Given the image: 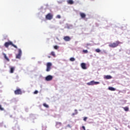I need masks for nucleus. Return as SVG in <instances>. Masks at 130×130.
<instances>
[{
  "label": "nucleus",
  "mask_w": 130,
  "mask_h": 130,
  "mask_svg": "<svg viewBox=\"0 0 130 130\" xmlns=\"http://www.w3.org/2000/svg\"><path fill=\"white\" fill-rule=\"evenodd\" d=\"M122 43L119 42V41H116L115 42L113 43H110L109 44V47H111V48H115L119 45V44H121Z\"/></svg>",
  "instance_id": "1"
},
{
  "label": "nucleus",
  "mask_w": 130,
  "mask_h": 130,
  "mask_svg": "<svg viewBox=\"0 0 130 130\" xmlns=\"http://www.w3.org/2000/svg\"><path fill=\"white\" fill-rule=\"evenodd\" d=\"M10 45H12V46H13L15 48H18V47L17 46L15 45L14 44H13V42L11 41H9L8 42H6L4 44V46L8 48Z\"/></svg>",
  "instance_id": "2"
},
{
  "label": "nucleus",
  "mask_w": 130,
  "mask_h": 130,
  "mask_svg": "<svg viewBox=\"0 0 130 130\" xmlns=\"http://www.w3.org/2000/svg\"><path fill=\"white\" fill-rule=\"evenodd\" d=\"M98 84H100L99 82H95L94 81H91L89 82H88L87 83V85L88 86H94V85H98Z\"/></svg>",
  "instance_id": "3"
},
{
  "label": "nucleus",
  "mask_w": 130,
  "mask_h": 130,
  "mask_svg": "<svg viewBox=\"0 0 130 130\" xmlns=\"http://www.w3.org/2000/svg\"><path fill=\"white\" fill-rule=\"evenodd\" d=\"M22 90L20 88L17 89L14 91L15 95H22Z\"/></svg>",
  "instance_id": "4"
},
{
  "label": "nucleus",
  "mask_w": 130,
  "mask_h": 130,
  "mask_svg": "<svg viewBox=\"0 0 130 130\" xmlns=\"http://www.w3.org/2000/svg\"><path fill=\"white\" fill-rule=\"evenodd\" d=\"M53 18V15L51 13H48L46 16V19L47 20H52Z\"/></svg>",
  "instance_id": "5"
},
{
  "label": "nucleus",
  "mask_w": 130,
  "mask_h": 130,
  "mask_svg": "<svg viewBox=\"0 0 130 130\" xmlns=\"http://www.w3.org/2000/svg\"><path fill=\"white\" fill-rule=\"evenodd\" d=\"M52 66V64L50 62H48L47 63V69L46 71L49 72L50 70H51V66Z\"/></svg>",
  "instance_id": "6"
},
{
  "label": "nucleus",
  "mask_w": 130,
  "mask_h": 130,
  "mask_svg": "<svg viewBox=\"0 0 130 130\" xmlns=\"http://www.w3.org/2000/svg\"><path fill=\"white\" fill-rule=\"evenodd\" d=\"M22 55V50L21 49H18V54L16 55V58H21Z\"/></svg>",
  "instance_id": "7"
},
{
  "label": "nucleus",
  "mask_w": 130,
  "mask_h": 130,
  "mask_svg": "<svg viewBox=\"0 0 130 130\" xmlns=\"http://www.w3.org/2000/svg\"><path fill=\"white\" fill-rule=\"evenodd\" d=\"M53 77H52V76L51 75H49V76H47V77H46L45 78V80L46 81H51V80H52Z\"/></svg>",
  "instance_id": "8"
},
{
  "label": "nucleus",
  "mask_w": 130,
  "mask_h": 130,
  "mask_svg": "<svg viewBox=\"0 0 130 130\" xmlns=\"http://www.w3.org/2000/svg\"><path fill=\"white\" fill-rule=\"evenodd\" d=\"M61 122H56V125L55 126L57 128H59V127H60V126H61Z\"/></svg>",
  "instance_id": "9"
},
{
  "label": "nucleus",
  "mask_w": 130,
  "mask_h": 130,
  "mask_svg": "<svg viewBox=\"0 0 130 130\" xmlns=\"http://www.w3.org/2000/svg\"><path fill=\"white\" fill-rule=\"evenodd\" d=\"M64 41H71V37L69 36H66L63 38Z\"/></svg>",
  "instance_id": "10"
},
{
  "label": "nucleus",
  "mask_w": 130,
  "mask_h": 130,
  "mask_svg": "<svg viewBox=\"0 0 130 130\" xmlns=\"http://www.w3.org/2000/svg\"><path fill=\"white\" fill-rule=\"evenodd\" d=\"M104 79H106V80H110V79H112V77L110 75H106L105 76Z\"/></svg>",
  "instance_id": "11"
},
{
  "label": "nucleus",
  "mask_w": 130,
  "mask_h": 130,
  "mask_svg": "<svg viewBox=\"0 0 130 130\" xmlns=\"http://www.w3.org/2000/svg\"><path fill=\"white\" fill-rule=\"evenodd\" d=\"M81 66L82 69H83V70H86V69H87V67H86V63H82L81 64Z\"/></svg>",
  "instance_id": "12"
},
{
  "label": "nucleus",
  "mask_w": 130,
  "mask_h": 130,
  "mask_svg": "<svg viewBox=\"0 0 130 130\" xmlns=\"http://www.w3.org/2000/svg\"><path fill=\"white\" fill-rule=\"evenodd\" d=\"M80 15L82 19H85V18H86V14H85L84 13H80Z\"/></svg>",
  "instance_id": "13"
},
{
  "label": "nucleus",
  "mask_w": 130,
  "mask_h": 130,
  "mask_svg": "<svg viewBox=\"0 0 130 130\" xmlns=\"http://www.w3.org/2000/svg\"><path fill=\"white\" fill-rule=\"evenodd\" d=\"M3 55H4L5 59H6V60H7V61H10V59H9L8 58V57H7V55L5 53H3Z\"/></svg>",
  "instance_id": "14"
},
{
  "label": "nucleus",
  "mask_w": 130,
  "mask_h": 130,
  "mask_svg": "<svg viewBox=\"0 0 130 130\" xmlns=\"http://www.w3.org/2000/svg\"><path fill=\"white\" fill-rule=\"evenodd\" d=\"M68 4H69V5H73L74 4V1H73V0H68L67 1Z\"/></svg>",
  "instance_id": "15"
},
{
  "label": "nucleus",
  "mask_w": 130,
  "mask_h": 130,
  "mask_svg": "<svg viewBox=\"0 0 130 130\" xmlns=\"http://www.w3.org/2000/svg\"><path fill=\"white\" fill-rule=\"evenodd\" d=\"M14 71H15V67L10 68V73L13 74L14 73Z\"/></svg>",
  "instance_id": "16"
},
{
  "label": "nucleus",
  "mask_w": 130,
  "mask_h": 130,
  "mask_svg": "<svg viewBox=\"0 0 130 130\" xmlns=\"http://www.w3.org/2000/svg\"><path fill=\"white\" fill-rule=\"evenodd\" d=\"M109 90H110V91H115L116 89L114 87H109Z\"/></svg>",
  "instance_id": "17"
},
{
  "label": "nucleus",
  "mask_w": 130,
  "mask_h": 130,
  "mask_svg": "<svg viewBox=\"0 0 130 130\" xmlns=\"http://www.w3.org/2000/svg\"><path fill=\"white\" fill-rule=\"evenodd\" d=\"M43 106H44V107H46V108H49V106H48V105L46 104V103L43 104Z\"/></svg>",
  "instance_id": "18"
},
{
  "label": "nucleus",
  "mask_w": 130,
  "mask_h": 130,
  "mask_svg": "<svg viewBox=\"0 0 130 130\" xmlns=\"http://www.w3.org/2000/svg\"><path fill=\"white\" fill-rule=\"evenodd\" d=\"M51 55H52V56L55 57V53L54 51L51 52Z\"/></svg>",
  "instance_id": "19"
},
{
  "label": "nucleus",
  "mask_w": 130,
  "mask_h": 130,
  "mask_svg": "<svg viewBox=\"0 0 130 130\" xmlns=\"http://www.w3.org/2000/svg\"><path fill=\"white\" fill-rule=\"evenodd\" d=\"M123 109H124V110L125 111H128V110H129V109H128V107H124V108H123Z\"/></svg>",
  "instance_id": "20"
},
{
  "label": "nucleus",
  "mask_w": 130,
  "mask_h": 130,
  "mask_svg": "<svg viewBox=\"0 0 130 130\" xmlns=\"http://www.w3.org/2000/svg\"><path fill=\"white\" fill-rule=\"evenodd\" d=\"M70 60L71 61H75V60H76V59H75V58L74 57H71L70 59Z\"/></svg>",
  "instance_id": "21"
},
{
  "label": "nucleus",
  "mask_w": 130,
  "mask_h": 130,
  "mask_svg": "<svg viewBox=\"0 0 130 130\" xmlns=\"http://www.w3.org/2000/svg\"><path fill=\"white\" fill-rule=\"evenodd\" d=\"M75 113H73L72 115H76V114H78V111H77V110H75Z\"/></svg>",
  "instance_id": "22"
},
{
  "label": "nucleus",
  "mask_w": 130,
  "mask_h": 130,
  "mask_svg": "<svg viewBox=\"0 0 130 130\" xmlns=\"http://www.w3.org/2000/svg\"><path fill=\"white\" fill-rule=\"evenodd\" d=\"M54 49H58L59 48V47L56 45L54 46Z\"/></svg>",
  "instance_id": "23"
},
{
  "label": "nucleus",
  "mask_w": 130,
  "mask_h": 130,
  "mask_svg": "<svg viewBox=\"0 0 130 130\" xmlns=\"http://www.w3.org/2000/svg\"><path fill=\"white\" fill-rule=\"evenodd\" d=\"M95 51H96V52H101V50H100V49H95Z\"/></svg>",
  "instance_id": "24"
},
{
  "label": "nucleus",
  "mask_w": 130,
  "mask_h": 130,
  "mask_svg": "<svg viewBox=\"0 0 130 130\" xmlns=\"http://www.w3.org/2000/svg\"><path fill=\"white\" fill-rule=\"evenodd\" d=\"M83 52L84 53H88V50H83Z\"/></svg>",
  "instance_id": "25"
},
{
  "label": "nucleus",
  "mask_w": 130,
  "mask_h": 130,
  "mask_svg": "<svg viewBox=\"0 0 130 130\" xmlns=\"http://www.w3.org/2000/svg\"><path fill=\"white\" fill-rule=\"evenodd\" d=\"M56 18L57 19H60V18H61L60 15H57Z\"/></svg>",
  "instance_id": "26"
},
{
  "label": "nucleus",
  "mask_w": 130,
  "mask_h": 130,
  "mask_svg": "<svg viewBox=\"0 0 130 130\" xmlns=\"http://www.w3.org/2000/svg\"><path fill=\"white\" fill-rule=\"evenodd\" d=\"M0 110H4V108L2 107V105H0Z\"/></svg>",
  "instance_id": "27"
},
{
  "label": "nucleus",
  "mask_w": 130,
  "mask_h": 130,
  "mask_svg": "<svg viewBox=\"0 0 130 130\" xmlns=\"http://www.w3.org/2000/svg\"><path fill=\"white\" fill-rule=\"evenodd\" d=\"M34 94H38V90H36L34 91Z\"/></svg>",
  "instance_id": "28"
},
{
  "label": "nucleus",
  "mask_w": 130,
  "mask_h": 130,
  "mask_svg": "<svg viewBox=\"0 0 130 130\" xmlns=\"http://www.w3.org/2000/svg\"><path fill=\"white\" fill-rule=\"evenodd\" d=\"M87 117H84V119H83V120H84V121H86V120H87Z\"/></svg>",
  "instance_id": "29"
},
{
  "label": "nucleus",
  "mask_w": 130,
  "mask_h": 130,
  "mask_svg": "<svg viewBox=\"0 0 130 130\" xmlns=\"http://www.w3.org/2000/svg\"><path fill=\"white\" fill-rule=\"evenodd\" d=\"M82 128H83V129H84V130H86V128H85V126H82Z\"/></svg>",
  "instance_id": "30"
},
{
  "label": "nucleus",
  "mask_w": 130,
  "mask_h": 130,
  "mask_svg": "<svg viewBox=\"0 0 130 130\" xmlns=\"http://www.w3.org/2000/svg\"><path fill=\"white\" fill-rule=\"evenodd\" d=\"M68 126H69V127H71V125L70 124H68Z\"/></svg>",
  "instance_id": "31"
},
{
  "label": "nucleus",
  "mask_w": 130,
  "mask_h": 130,
  "mask_svg": "<svg viewBox=\"0 0 130 130\" xmlns=\"http://www.w3.org/2000/svg\"><path fill=\"white\" fill-rule=\"evenodd\" d=\"M49 58H50V56H49Z\"/></svg>",
  "instance_id": "32"
}]
</instances>
